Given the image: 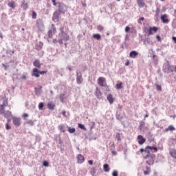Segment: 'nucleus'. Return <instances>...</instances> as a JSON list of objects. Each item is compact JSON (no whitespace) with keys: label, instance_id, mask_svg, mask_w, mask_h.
Returning a JSON list of instances; mask_svg holds the SVG:
<instances>
[{"label":"nucleus","instance_id":"4468645a","mask_svg":"<svg viewBox=\"0 0 176 176\" xmlns=\"http://www.w3.org/2000/svg\"><path fill=\"white\" fill-rule=\"evenodd\" d=\"M32 75V76H35V78H39V70L36 68H34Z\"/></svg>","mask_w":176,"mask_h":176},{"label":"nucleus","instance_id":"7ed1b4c3","mask_svg":"<svg viewBox=\"0 0 176 176\" xmlns=\"http://www.w3.org/2000/svg\"><path fill=\"white\" fill-rule=\"evenodd\" d=\"M3 104H0V113L1 115H3V113H5V108H6V107H8V99L6 98H3Z\"/></svg>","mask_w":176,"mask_h":176},{"label":"nucleus","instance_id":"f8f14e48","mask_svg":"<svg viewBox=\"0 0 176 176\" xmlns=\"http://www.w3.org/2000/svg\"><path fill=\"white\" fill-rule=\"evenodd\" d=\"M47 106L50 111H54V108H56V104H54L53 102H48Z\"/></svg>","mask_w":176,"mask_h":176},{"label":"nucleus","instance_id":"5fc2aeb1","mask_svg":"<svg viewBox=\"0 0 176 176\" xmlns=\"http://www.w3.org/2000/svg\"><path fill=\"white\" fill-rule=\"evenodd\" d=\"M156 38H157V41H161L160 36L157 35V36H156Z\"/></svg>","mask_w":176,"mask_h":176},{"label":"nucleus","instance_id":"79ce46f5","mask_svg":"<svg viewBox=\"0 0 176 176\" xmlns=\"http://www.w3.org/2000/svg\"><path fill=\"white\" fill-rule=\"evenodd\" d=\"M32 19H36V12L35 11L32 12Z\"/></svg>","mask_w":176,"mask_h":176},{"label":"nucleus","instance_id":"f3484780","mask_svg":"<svg viewBox=\"0 0 176 176\" xmlns=\"http://www.w3.org/2000/svg\"><path fill=\"white\" fill-rule=\"evenodd\" d=\"M169 154L172 157H174V159H176V150L174 148H172L169 151Z\"/></svg>","mask_w":176,"mask_h":176},{"label":"nucleus","instance_id":"4be33fe9","mask_svg":"<svg viewBox=\"0 0 176 176\" xmlns=\"http://www.w3.org/2000/svg\"><path fill=\"white\" fill-rule=\"evenodd\" d=\"M107 100L109 101V104H112L114 101L113 100V96H112V94H109V96H107Z\"/></svg>","mask_w":176,"mask_h":176},{"label":"nucleus","instance_id":"cd10ccee","mask_svg":"<svg viewBox=\"0 0 176 176\" xmlns=\"http://www.w3.org/2000/svg\"><path fill=\"white\" fill-rule=\"evenodd\" d=\"M8 6H10V8H12V9H14V8H16V2L11 1V2L8 3Z\"/></svg>","mask_w":176,"mask_h":176},{"label":"nucleus","instance_id":"423d86ee","mask_svg":"<svg viewBox=\"0 0 176 176\" xmlns=\"http://www.w3.org/2000/svg\"><path fill=\"white\" fill-rule=\"evenodd\" d=\"M161 21L164 24H168V23H170V19H168V15H167V14L162 15Z\"/></svg>","mask_w":176,"mask_h":176},{"label":"nucleus","instance_id":"6e6d98bb","mask_svg":"<svg viewBox=\"0 0 176 176\" xmlns=\"http://www.w3.org/2000/svg\"><path fill=\"white\" fill-rule=\"evenodd\" d=\"M23 118H28V114L24 113V114L23 115Z\"/></svg>","mask_w":176,"mask_h":176},{"label":"nucleus","instance_id":"09e8293b","mask_svg":"<svg viewBox=\"0 0 176 176\" xmlns=\"http://www.w3.org/2000/svg\"><path fill=\"white\" fill-rule=\"evenodd\" d=\"M129 31H130V27L126 26V27L125 28V32H129Z\"/></svg>","mask_w":176,"mask_h":176},{"label":"nucleus","instance_id":"a878e982","mask_svg":"<svg viewBox=\"0 0 176 176\" xmlns=\"http://www.w3.org/2000/svg\"><path fill=\"white\" fill-rule=\"evenodd\" d=\"M3 115H4L5 118H10L12 116V112L10 111H7L6 112L4 111Z\"/></svg>","mask_w":176,"mask_h":176},{"label":"nucleus","instance_id":"0eeeda50","mask_svg":"<svg viewBox=\"0 0 176 176\" xmlns=\"http://www.w3.org/2000/svg\"><path fill=\"white\" fill-rule=\"evenodd\" d=\"M12 123L14 124V126L19 127L20 124H21V120L19 118L13 117Z\"/></svg>","mask_w":176,"mask_h":176},{"label":"nucleus","instance_id":"052dcab7","mask_svg":"<svg viewBox=\"0 0 176 176\" xmlns=\"http://www.w3.org/2000/svg\"><path fill=\"white\" fill-rule=\"evenodd\" d=\"M53 42H54V43H57V39H56V38L53 39Z\"/></svg>","mask_w":176,"mask_h":176},{"label":"nucleus","instance_id":"393cba45","mask_svg":"<svg viewBox=\"0 0 176 176\" xmlns=\"http://www.w3.org/2000/svg\"><path fill=\"white\" fill-rule=\"evenodd\" d=\"M21 8L23 10H27L28 9V3H25V1L21 4Z\"/></svg>","mask_w":176,"mask_h":176},{"label":"nucleus","instance_id":"ea45409f","mask_svg":"<svg viewBox=\"0 0 176 176\" xmlns=\"http://www.w3.org/2000/svg\"><path fill=\"white\" fill-rule=\"evenodd\" d=\"M116 138L118 139V141H120L122 139L120 138V133H117L116 135Z\"/></svg>","mask_w":176,"mask_h":176},{"label":"nucleus","instance_id":"412c9836","mask_svg":"<svg viewBox=\"0 0 176 176\" xmlns=\"http://www.w3.org/2000/svg\"><path fill=\"white\" fill-rule=\"evenodd\" d=\"M103 170L105 173H109V171H110V170H111V168H109V165H108V164H104Z\"/></svg>","mask_w":176,"mask_h":176},{"label":"nucleus","instance_id":"20e7f679","mask_svg":"<svg viewBox=\"0 0 176 176\" xmlns=\"http://www.w3.org/2000/svg\"><path fill=\"white\" fill-rule=\"evenodd\" d=\"M56 3L57 5H58V12H60V13H65V12H67L68 8L67 7V6H65V4L63 3Z\"/></svg>","mask_w":176,"mask_h":176},{"label":"nucleus","instance_id":"9b49d317","mask_svg":"<svg viewBox=\"0 0 176 176\" xmlns=\"http://www.w3.org/2000/svg\"><path fill=\"white\" fill-rule=\"evenodd\" d=\"M77 161H78V163H79L80 164H82V163L85 162V156H83L82 154H79L77 156Z\"/></svg>","mask_w":176,"mask_h":176},{"label":"nucleus","instance_id":"37998d69","mask_svg":"<svg viewBox=\"0 0 176 176\" xmlns=\"http://www.w3.org/2000/svg\"><path fill=\"white\" fill-rule=\"evenodd\" d=\"M157 90L158 91H161V90H162V85H157Z\"/></svg>","mask_w":176,"mask_h":176},{"label":"nucleus","instance_id":"4d7b16f0","mask_svg":"<svg viewBox=\"0 0 176 176\" xmlns=\"http://www.w3.org/2000/svg\"><path fill=\"white\" fill-rule=\"evenodd\" d=\"M173 41L175 42V43H176V37L175 36H173L172 38Z\"/></svg>","mask_w":176,"mask_h":176},{"label":"nucleus","instance_id":"6ab92c4d","mask_svg":"<svg viewBox=\"0 0 176 176\" xmlns=\"http://www.w3.org/2000/svg\"><path fill=\"white\" fill-rule=\"evenodd\" d=\"M137 3L139 8H144V6H145V2L144 0H137Z\"/></svg>","mask_w":176,"mask_h":176},{"label":"nucleus","instance_id":"b1692460","mask_svg":"<svg viewBox=\"0 0 176 176\" xmlns=\"http://www.w3.org/2000/svg\"><path fill=\"white\" fill-rule=\"evenodd\" d=\"M146 170H144V175H149L151 174V168L146 166Z\"/></svg>","mask_w":176,"mask_h":176},{"label":"nucleus","instance_id":"49530a36","mask_svg":"<svg viewBox=\"0 0 176 176\" xmlns=\"http://www.w3.org/2000/svg\"><path fill=\"white\" fill-rule=\"evenodd\" d=\"M47 72V71H41V72H39V75H45V74H46Z\"/></svg>","mask_w":176,"mask_h":176},{"label":"nucleus","instance_id":"bb28decb","mask_svg":"<svg viewBox=\"0 0 176 176\" xmlns=\"http://www.w3.org/2000/svg\"><path fill=\"white\" fill-rule=\"evenodd\" d=\"M116 88L117 89V90H120V89H123V82L118 83L116 85Z\"/></svg>","mask_w":176,"mask_h":176},{"label":"nucleus","instance_id":"e2e57ef3","mask_svg":"<svg viewBox=\"0 0 176 176\" xmlns=\"http://www.w3.org/2000/svg\"><path fill=\"white\" fill-rule=\"evenodd\" d=\"M111 146H112L113 148H115V143L113 142V143L111 144Z\"/></svg>","mask_w":176,"mask_h":176},{"label":"nucleus","instance_id":"bf43d9fd","mask_svg":"<svg viewBox=\"0 0 176 176\" xmlns=\"http://www.w3.org/2000/svg\"><path fill=\"white\" fill-rule=\"evenodd\" d=\"M59 129L60 130H63V129H64V126H63L62 125L59 126Z\"/></svg>","mask_w":176,"mask_h":176},{"label":"nucleus","instance_id":"6e6552de","mask_svg":"<svg viewBox=\"0 0 176 176\" xmlns=\"http://www.w3.org/2000/svg\"><path fill=\"white\" fill-rule=\"evenodd\" d=\"M146 141V139H145V138H144L142 135H139L138 136V142L139 145H143V144H145Z\"/></svg>","mask_w":176,"mask_h":176},{"label":"nucleus","instance_id":"603ef678","mask_svg":"<svg viewBox=\"0 0 176 176\" xmlns=\"http://www.w3.org/2000/svg\"><path fill=\"white\" fill-rule=\"evenodd\" d=\"M89 164H90L91 166H93V160H89L88 161Z\"/></svg>","mask_w":176,"mask_h":176},{"label":"nucleus","instance_id":"aec40b11","mask_svg":"<svg viewBox=\"0 0 176 176\" xmlns=\"http://www.w3.org/2000/svg\"><path fill=\"white\" fill-rule=\"evenodd\" d=\"M162 12V10H160V8L157 7L155 10V16L157 19L160 16V13Z\"/></svg>","mask_w":176,"mask_h":176},{"label":"nucleus","instance_id":"a19ab883","mask_svg":"<svg viewBox=\"0 0 176 176\" xmlns=\"http://www.w3.org/2000/svg\"><path fill=\"white\" fill-rule=\"evenodd\" d=\"M68 39H69V36H68V34H65L63 37V41H68Z\"/></svg>","mask_w":176,"mask_h":176},{"label":"nucleus","instance_id":"2eb2a0df","mask_svg":"<svg viewBox=\"0 0 176 176\" xmlns=\"http://www.w3.org/2000/svg\"><path fill=\"white\" fill-rule=\"evenodd\" d=\"M138 56V52L137 51H132L129 54V57L131 58H135Z\"/></svg>","mask_w":176,"mask_h":176},{"label":"nucleus","instance_id":"7c9ffc66","mask_svg":"<svg viewBox=\"0 0 176 176\" xmlns=\"http://www.w3.org/2000/svg\"><path fill=\"white\" fill-rule=\"evenodd\" d=\"M148 149H151V151L153 150L155 152H157V147L147 146V150Z\"/></svg>","mask_w":176,"mask_h":176},{"label":"nucleus","instance_id":"473e14b6","mask_svg":"<svg viewBox=\"0 0 176 176\" xmlns=\"http://www.w3.org/2000/svg\"><path fill=\"white\" fill-rule=\"evenodd\" d=\"M168 71L169 72H174V66L168 65Z\"/></svg>","mask_w":176,"mask_h":176},{"label":"nucleus","instance_id":"864d4df0","mask_svg":"<svg viewBox=\"0 0 176 176\" xmlns=\"http://www.w3.org/2000/svg\"><path fill=\"white\" fill-rule=\"evenodd\" d=\"M66 113H67V112H65V111H63L62 112V115H63V116H65V117L67 116H66Z\"/></svg>","mask_w":176,"mask_h":176},{"label":"nucleus","instance_id":"dca6fc26","mask_svg":"<svg viewBox=\"0 0 176 176\" xmlns=\"http://www.w3.org/2000/svg\"><path fill=\"white\" fill-rule=\"evenodd\" d=\"M175 127H174L173 125H170L168 128H166L164 129L165 133H168V131H175Z\"/></svg>","mask_w":176,"mask_h":176},{"label":"nucleus","instance_id":"f257e3e1","mask_svg":"<svg viewBox=\"0 0 176 176\" xmlns=\"http://www.w3.org/2000/svg\"><path fill=\"white\" fill-rule=\"evenodd\" d=\"M155 157H156L155 154H151V151H148V154L144 157V159L146 160V163L148 166H152L155 163Z\"/></svg>","mask_w":176,"mask_h":176},{"label":"nucleus","instance_id":"3c124183","mask_svg":"<svg viewBox=\"0 0 176 176\" xmlns=\"http://www.w3.org/2000/svg\"><path fill=\"white\" fill-rule=\"evenodd\" d=\"M125 65L126 67H127V65H130V61L129 60H127L126 62L125 63Z\"/></svg>","mask_w":176,"mask_h":176},{"label":"nucleus","instance_id":"de8ad7c7","mask_svg":"<svg viewBox=\"0 0 176 176\" xmlns=\"http://www.w3.org/2000/svg\"><path fill=\"white\" fill-rule=\"evenodd\" d=\"M112 175H113V176H118V171L114 170V171L113 172V173H112Z\"/></svg>","mask_w":176,"mask_h":176},{"label":"nucleus","instance_id":"39448f33","mask_svg":"<svg viewBox=\"0 0 176 176\" xmlns=\"http://www.w3.org/2000/svg\"><path fill=\"white\" fill-rule=\"evenodd\" d=\"M158 30H159V28L157 27L149 28L147 30L148 35L149 36V35H153V34H156Z\"/></svg>","mask_w":176,"mask_h":176},{"label":"nucleus","instance_id":"5701e85b","mask_svg":"<svg viewBox=\"0 0 176 176\" xmlns=\"http://www.w3.org/2000/svg\"><path fill=\"white\" fill-rule=\"evenodd\" d=\"M33 65H34L36 68L41 67V62H39V60H36L33 63Z\"/></svg>","mask_w":176,"mask_h":176},{"label":"nucleus","instance_id":"774afa93","mask_svg":"<svg viewBox=\"0 0 176 176\" xmlns=\"http://www.w3.org/2000/svg\"><path fill=\"white\" fill-rule=\"evenodd\" d=\"M162 12H166V8H164L163 10H162Z\"/></svg>","mask_w":176,"mask_h":176},{"label":"nucleus","instance_id":"1a4fd4ad","mask_svg":"<svg viewBox=\"0 0 176 176\" xmlns=\"http://www.w3.org/2000/svg\"><path fill=\"white\" fill-rule=\"evenodd\" d=\"M56 28L54 25H52V28L48 32L49 38H53V34H56Z\"/></svg>","mask_w":176,"mask_h":176},{"label":"nucleus","instance_id":"c9c22d12","mask_svg":"<svg viewBox=\"0 0 176 176\" xmlns=\"http://www.w3.org/2000/svg\"><path fill=\"white\" fill-rule=\"evenodd\" d=\"M45 105L43 104V102H40L38 104V109H40V111H42V109H43V107Z\"/></svg>","mask_w":176,"mask_h":176},{"label":"nucleus","instance_id":"a18cd8bd","mask_svg":"<svg viewBox=\"0 0 176 176\" xmlns=\"http://www.w3.org/2000/svg\"><path fill=\"white\" fill-rule=\"evenodd\" d=\"M21 79H22L23 80H25V79H27V75H23L21 77Z\"/></svg>","mask_w":176,"mask_h":176},{"label":"nucleus","instance_id":"2f4dec72","mask_svg":"<svg viewBox=\"0 0 176 176\" xmlns=\"http://www.w3.org/2000/svg\"><path fill=\"white\" fill-rule=\"evenodd\" d=\"M145 126V122L141 121L140 122L139 129L140 130H142V128Z\"/></svg>","mask_w":176,"mask_h":176},{"label":"nucleus","instance_id":"4c0bfd02","mask_svg":"<svg viewBox=\"0 0 176 176\" xmlns=\"http://www.w3.org/2000/svg\"><path fill=\"white\" fill-rule=\"evenodd\" d=\"M43 166H44V167H49V162L47 161H43Z\"/></svg>","mask_w":176,"mask_h":176},{"label":"nucleus","instance_id":"c03bdc74","mask_svg":"<svg viewBox=\"0 0 176 176\" xmlns=\"http://www.w3.org/2000/svg\"><path fill=\"white\" fill-rule=\"evenodd\" d=\"M6 130H10V129H12V127H10V126H9V124H6Z\"/></svg>","mask_w":176,"mask_h":176},{"label":"nucleus","instance_id":"72a5a7b5","mask_svg":"<svg viewBox=\"0 0 176 176\" xmlns=\"http://www.w3.org/2000/svg\"><path fill=\"white\" fill-rule=\"evenodd\" d=\"M68 131H69V133H70V134H72V133H75L76 129H75V128L69 127Z\"/></svg>","mask_w":176,"mask_h":176},{"label":"nucleus","instance_id":"8fccbe9b","mask_svg":"<svg viewBox=\"0 0 176 176\" xmlns=\"http://www.w3.org/2000/svg\"><path fill=\"white\" fill-rule=\"evenodd\" d=\"M52 2L54 5V6H57V2H56V0H52Z\"/></svg>","mask_w":176,"mask_h":176},{"label":"nucleus","instance_id":"13d9d810","mask_svg":"<svg viewBox=\"0 0 176 176\" xmlns=\"http://www.w3.org/2000/svg\"><path fill=\"white\" fill-rule=\"evenodd\" d=\"M58 43L60 44V45H63V39H60L58 41Z\"/></svg>","mask_w":176,"mask_h":176},{"label":"nucleus","instance_id":"58836bf2","mask_svg":"<svg viewBox=\"0 0 176 176\" xmlns=\"http://www.w3.org/2000/svg\"><path fill=\"white\" fill-rule=\"evenodd\" d=\"M26 123H27L28 124H30V126H34V121H32V120H31L27 121Z\"/></svg>","mask_w":176,"mask_h":176},{"label":"nucleus","instance_id":"9d476101","mask_svg":"<svg viewBox=\"0 0 176 176\" xmlns=\"http://www.w3.org/2000/svg\"><path fill=\"white\" fill-rule=\"evenodd\" d=\"M61 14V12L59 11H55L53 15V20H56V21H58L60 19V16Z\"/></svg>","mask_w":176,"mask_h":176},{"label":"nucleus","instance_id":"a211bd4d","mask_svg":"<svg viewBox=\"0 0 176 176\" xmlns=\"http://www.w3.org/2000/svg\"><path fill=\"white\" fill-rule=\"evenodd\" d=\"M76 82L78 83V85H80L82 83H83V78H82V76L81 75H78L77 78H76Z\"/></svg>","mask_w":176,"mask_h":176},{"label":"nucleus","instance_id":"338daca9","mask_svg":"<svg viewBox=\"0 0 176 176\" xmlns=\"http://www.w3.org/2000/svg\"><path fill=\"white\" fill-rule=\"evenodd\" d=\"M68 69H69V71H72V69L71 67H68Z\"/></svg>","mask_w":176,"mask_h":176},{"label":"nucleus","instance_id":"c85d7f7f","mask_svg":"<svg viewBox=\"0 0 176 176\" xmlns=\"http://www.w3.org/2000/svg\"><path fill=\"white\" fill-rule=\"evenodd\" d=\"M140 153H144V152H146V153L148 154V152H149V150H148V146H146V148L144 149L140 148Z\"/></svg>","mask_w":176,"mask_h":176},{"label":"nucleus","instance_id":"f704fd0d","mask_svg":"<svg viewBox=\"0 0 176 176\" xmlns=\"http://www.w3.org/2000/svg\"><path fill=\"white\" fill-rule=\"evenodd\" d=\"M97 30H98L100 31V32H101V31H104V26H102L101 25H98L97 26Z\"/></svg>","mask_w":176,"mask_h":176},{"label":"nucleus","instance_id":"0e129e2a","mask_svg":"<svg viewBox=\"0 0 176 176\" xmlns=\"http://www.w3.org/2000/svg\"><path fill=\"white\" fill-rule=\"evenodd\" d=\"M149 116L148 114H146L144 118H148Z\"/></svg>","mask_w":176,"mask_h":176},{"label":"nucleus","instance_id":"c756f323","mask_svg":"<svg viewBox=\"0 0 176 176\" xmlns=\"http://www.w3.org/2000/svg\"><path fill=\"white\" fill-rule=\"evenodd\" d=\"M93 38L97 39L98 41H100V39H101V35H100V34H94Z\"/></svg>","mask_w":176,"mask_h":176},{"label":"nucleus","instance_id":"69168bd1","mask_svg":"<svg viewBox=\"0 0 176 176\" xmlns=\"http://www.w3.org/2000/svg\"><path fill=\"white\" fill-rule=\"evenodd\" d=\"M102 94H101V91H99V96H102Z\"/></svg>","mask_w":176,"mask_h":176},{"label":"nucleus","instance_id":"680f3d73","mask_svg":"<svg viewBox=\"0 0 176 176\" xmlns=\"http://www.w3.org/2000/svg\"><path fill=\"white\" fill-rule=\"evenodd\" d=\"M140 20H141L142 21H144V20H145V18L141 17V18H140Z\"/></svg>","mask_w":176,"mask_h":176},{"label":"nucleus","instance_id":"ddd939ff","mask_svg":"<svg viewBox=\"0 0 176 176\" xmlns=\"http://www.w3.org/2000/svg\"><path fill=\"white\" fill-rule=\"evenodd\" d=\"M36 25L39 31H43V28H45V25H43V22L37 21Z\"/></svg>","mask_w":176,"mask_h":176},{"label":"nucleus","instance_id":"e433bc0d","mask_svg":"<svg viewBox=\"0 0 176 176\" xmlns=\"http://www.w3.org/2000/svg\"><path fill=\"white\" fill-rule=\"evenodd\" d=\"M78 127H79V129H81V130L86 131V127H85V125H83L82 124H78Z\"/></svg>","mask_w":176,"mask_h":176},{"label":"nucleus","instance_id":"f03ea898","mask_svg":"<svg viewBox=\"0 0 176 176\" xmlns=\"http://www.w3.org/2000/svg\"><path fill=\"white\" fill-rule=\"evenodd\" d=\"M98 84L101 87H106L107 91H109V87L107 85V80L104 77H99L98 78Z\"/></svg>","mask_w":176,"mask_h":176}]
</instances>
